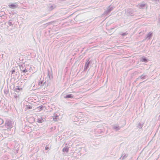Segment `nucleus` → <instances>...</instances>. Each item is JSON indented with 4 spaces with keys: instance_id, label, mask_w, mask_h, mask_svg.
Instances as JSON below:
<instances>
[{
    "instance_id": "1",
    "label": "nucleus",
    "mask_w": 160,
    "mask_h": 160,
    "mask_svg": "<svg viewBox=\"0 0 160 160\" xmlns=\"http://www.w3.org/2000/svg\"><path fill=\"white\" fill-rule=\"evenodd\" d=\"M9 7L11 8H15L17 6L15 4H12L9 5Z\"/></svg>"
},
{
    "instance_id": "7",
    "label": "nucleus",
    "mask_w": 160,
    "mask_h": 160,
    "mask_svg": "<svg viewBox=\"0 0 160 160\" xmlns=\"http://www.w3.org/2000/svg\"><path fill=\"white\" fill-rule=\"evenodd\" d=\"M32 108V107L31 106H28L27 107L28 109H31Z\"/></svg>"
},
{
    "instance_id": "2",
    "label": "nucleus",
    "mask_w": 160,
    "mask_h": 160,
    "mask_svg": "<svg viewBox=\"0 0 160 160\" xmlns=\"http://www.w3.org/2000/svg\"><path fill=\"white\" fill-rule=\"evenodd\" d=\"M73 98V95L72 94L67 95L65 97V98Z\"/></svg>"
},
{
    "instance_id": "11",
    "label": "nucleus",
    "mask_w": 160,
    "mask_h": 160,
    "mask_svg": "<svg viewBox=\"0 0 160 160\" xmlns=\"http://www.w3.org/2000/svg\"><path fill=\"white\" fill-rule=\"evenodd\" d=\"M15 72V71L14 70H12V73L13 74L14 72Z\"/></svg>"
},
{
    "instance_id": "3",
    "label": "nucleus",
    "mask_w": 160,
    "mask_h": 160,
    "mask_svg": "<svg viewBox=\"0 0 160 160\" xmlns=\"http://www.w3.org/2000/svg\"><path fill=\"white\" fill-rule=\"evenodd\" d=\"M69 148L68 147H64L63 149V152H68V151Z\"/></svg>"
},
{
    "instance_id": "4",
    "label": "nucleus",
    "mask_w": 160,
    "mask_h": 160,
    "mask_svg": "<svg viewBox=\"0 0 160 160\" xmlns=\"http://www.w3.org/2000/svg\"><path fill=\"white\" fill-rule=\"evenodd\" d=\"M16 91L17 92H18V90L19 91V90H22V88H19L18 86H17L16 87Z\"/></svg>"
},
{
    "instance_id": "10",
    "label": "nucleus",
    "mask_w": 160,
    "mask_h": 160,
    "mask_svg": "<svg viewBox=\"0 0 160 160\" xmlns=\"http://www.w3.org/2000/svg\"><path fill=\"white\" fill-rule=\"evenodd\" d=\"M127 35V34L126 33H124L122 34V36H125L126 35Z\"/></svg>"
},
{
    "instance_id": "5",
    "label": "nucleus",
    "mask_w": 160,
    "mask_h": 160,
    "mask_svg": "<svg viewBox=\"0 0 160 160\" xmlns=\"http://www.w3.org/2000/svg\"><path fill=\"white\" fill-rule=\"evenodd\" d=\"M3 121L2 119L1 118H0V125L2 124L3 123Z\"/></svg>"
},
{
    "instance_id": "8",
    "label": "nucleus",
    "mask_w": 160,
    "mask_h": 160,
    "mask_svg": "<svg viewBox=\"0 0 160 160\" xmlns=\"http://www.w3.org/2000/svg\"><path fill=\"white\" fill-rule=\"evenodd\" d=\"M27 71V70L26 68L24 69V70L23 71V72L24 73H26V72Z\"/></svg>"
},
{
    "instance_id": "9",
    "label": "nucleus",
    "mask_w": 160,
    "mask_h": 160,
    "mask_svg": "<svg viewBox=\"0 0 160 160\" xmlns=\"http://www.w3.org/2000/svg\"><path fill=\"white\" fill-rule=\"evenodd\" d=\"M38 108H39V111H41L42 109V106H40L38 107Z\"/></svg>"
},
{
    "instance_id": "6",
    "label": "nucleus",
    "mask_w": 160,
    "mask_h": 160,
    "mask_svg": "<svg viewBox=\"0 0 160 160\" xmlns=\"http://www.w3.org/2000/svg\"><path fill=\"white\" fill-rule=\"evenodd\" d=\"M142 61H144L145 62H147V60L145 58H143L142 59Z\"/></svg>"
}]
</instances>
